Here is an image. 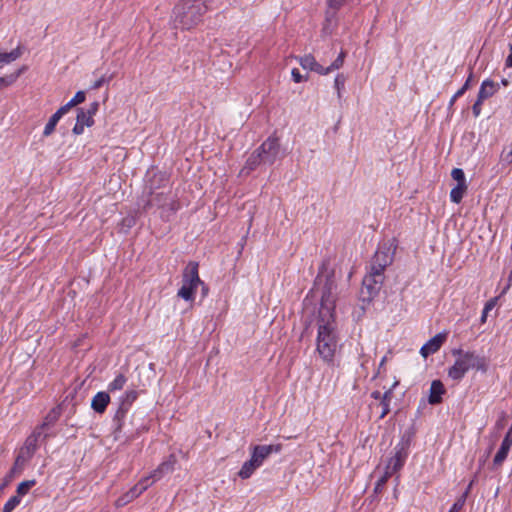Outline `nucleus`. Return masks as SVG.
Returning <instances> with one entry per match:
<instances>
[{
	"label": "nucleus",
	"instance_id": "nucleus-63",
	"mask_svg": "<svg viewBox=\"0 0 512 512\" xmlns=\"http://www.w3.org/2000/svg\"><path fill=\"white\" fill-rule=\"evenodd\" d=\"M337 57L341 58L342 60H345L346 52L345 51H341Z\"/></svg>",
	"mask_w": 512,
	"mask_h": 512
},
{
	"label": "nucleus",
	"instance_id": "nucleus-7",
	"mask_svg": "<svg viewBox=\"0 0 512 512\" xmlns=\"http://www.w3.org/2000/svg\"><path fill=\"white\" fill-rule=\"evenodd\" d=\"M137 397L138 392L136 390H128L120 397V404L113 418V422L116 424L114 430L115 439L118 438V433H120L122 429L123 420Z\"/></svg>",
	"mask_w": 512,
	"mask_h": 512
},
{
	"label": "nucleus",
	"instance_id": "nucleus-60",
	"mask_svg": "<svg viewBox=\"0 0 512 512\" xmlns=\"http://www.w3.org/2000/svg\"><path fill=\"white\" fill-rule=\"evenodd\" d=\"M471 78H472V74H470V76L468 77V79L466 80L464 85L462 86L465 90H467L469 88V85L471 83Z\"/></svg>",
	"mask_w": 512,
	"mask_h": 512
},
{
	"label": "nucleus",
	"instance_id": "nucleus-46",
	"mask_svg": "<svg viewBox=\"0 0 512 512\" xmlns=\"http://www.w3.org/2000/svg\"><path fill=\"white\" fill-rule=\"evenodd\" d=\"M494 307V300H490L485 304V307L482 312L481 321L485 322L487 313Z\"/></svg>",
	"mask_w": 512,
	"mask_h": 512
},
{
	"label": "nucleus",
	"instance_id": "nucleus-64",
	"mask_svg": "<svg viewBox=\"0 0 512 512\" xmlns=\"http://www.w3.org/2000/svg\"><path fill=\"white\" fill-rule=\"evenodd\" d=\"M322 279H323V276L321 274H319L317 277H316V283H321L322 282Z\"/></svg>",
	"mask_w": 512,
	"mask_h": 512
},
{
	"label": "nucleus",
	"instance_id": "nucleus-17",
	"mask_svg": "<svg viewBox=\"0 0 512 512\" xmlns=\"http://www.w3.org/2000/svg\"><path fill=\"white\" fill-rule=\"evenodd\" d=\"M444 393L445 388L443 383L440 380H433L430 386L428 402L432 405L441 403Z\"/></svg>",
	"mask_w": 512,
	"mask_h": 512
},
{
	"label": "nucleus",
	"instance_id": "nucleus-41",
	"mask_svg": "<svg viewBox=\"0 0 512 512\" xmlns=\"http://www.w3.org/2000/svg\"><path fill=\"white\" fill-rule=\"evenodd\" d=\"M393 475L392 472H389V470L385 469L384 475L378 479L375 485V492H380L384 485L386 484L387 480Z\"/></svg>",
	"mask_w": 512,
	"mask_h": 512
},
{
	"label": "nucleus",
	"instance_id": "nucleus-49",
	"mask_svg": "<svg viewBox=\"0 0 512 512\" xmlns=\"http://www.w3.org/2000/svg\"><path fill=\"white\" fill-rule=\"evenodd\" d=\"M99 109V103L97 101L92 102L85 111L89 113L92 117L97 113Z\"/></svg>",
	"mask_w": 512,
	"mask_h": 512
},
{
	"label": "nucleus",
	"instance_id": "nucleus-25",
	"mask_svg": "<svg viewBox=\"0 0 512 512\" xmlns=\"http://www.w3.org/2000/svg\"><path fill=\"white\" fill-rule=\"evenodd\" d=\"M510 449L511 447L501 443L500 448L493 459V468H498L503 464L508 456Z\"/></svg>",
	"mask_w": 512,
	"mask_h": 512
},
{
	"label": "nucleus",
	"instance_id": "nucleus-44",
	"mask_svg": "<svg viewBox=\"0 0 512 512\" xmlns=\"http://www.w3.org/2000/svg\"><path fill=\"white\" fill-rule=\"evenodd\" d=\"M465 504V495H462L450 508L448 512H459Z\"/></svg>",
	"mask_w": 512,
	"mask_h": 512
},
{
	"label": "nucleus",
	"instance_id": "nucleus-11",
	"mask_svg": "<svg viewBox=\"0 0 512 512\" xmlns=\"http://www.w3.org/2000/svg\"><path fill=\"white\" fill-rule=\"evenodd\" d=\"M176 463V456L174 454L169 455L166 460H164L154 471H152L153 481H158L164 475L171 473L174 470Z\"/></svg>",
	"mask_w": 512,
	"mask_h": 512
},
{
	"label": "nucleus",
	"instance_id": "nucleus-16",
	"mask_svg": "<svg viewBox=\"0 0 512 512\" xmlns=\"http://www.w3.org/2000/svg\"><path fill=\"white\" fill-rule=\"evenodd\" d=\"M299 64L303 69L314 71L319 75H324V67L320 65L312 54H306L299 57Z\"/></svg>",
	"mask_w": 512,
	"mask_h": 512
},
{
	"label": "nucleus",
	"instance_id": "nucleus-48",
	"mask_svg": "<svg viewBox=\"0 0 512 512\" xmlns=\"http://www.w3.org/2000/svg\"><path fill=\"white\" fill-rule=\"evenodd\" d=\"M483 103V100H480L479 97H477V100L472 106V111L475 117H478L481 113V105Z\"/></svg>",
	"mask_w": 512,
	"mask_h": 512
},
{
	"label": "nucleus",
	"instance_id": "nucleus-39",
	"mask_svg": "<svg viewBox=\"0 0 512 512\" xmlns=\"http://www.w3.org/2000/svg\"><path fill=\"white\" fill-rule=\"evenodd\" d=\"M47 429L41 428V425H38L33 432L29 435V437L34 438L37 442H41L46 440L49 437L48 433H44Z\"/></svg>",
	"mask_w": 512,
	"mask_h": 512
},
{
	"label": "nucleus",
	"instance_id": "nucleus-6",
	"mask_svg": "<svg viewBox=\"0 0 512 512\" xmlns=\"http://www.w3.org/2000/svg\"><path fill=\"white\" fill-rule=\"evenodd\" d=\"M263 165L272 166L277 160L285 156L284 151L281 149L279 138L271 135L269 136L257 149Z\"/></svg>",
	"mask_w": 512,
	"mask_h": 512
},
{
	"label": "nucleus",
	"instance_id": "nucleus-1",
	"mask_svg": "<svg viewBox=\"0 0 512 512\" xmlns=\"http://www.w3.org/2000/svg\"><path fill=\"white\" fill-rule=\"evenodd\" d=\"M316 351L328 365H334V356L339 346V334L335 319L318 318Z\"/></svg>",
	"mask_w": 512,
	"mask_h": 512
},
{
	"label": "nucleus",
	"instance_id": "nucleus-42",
	"mask_svg": "<svg viewBox=\"0 0 512 512\" xmlns=\"http://www.w3.org/2000/svg\"><path fill=\"white\" fill-rule=\"evenodd\" d=\"M451 176L457 182V184H467L465 173L461 168H454L451 172Z\"/></svg>",
	"mask_w": 512,
	"mask_h": 512
},
{
	"label": "nucleus",
	"instance_id": "nucleus-50",
	"mask_svg": "<svg viewBox=\"0 0 512 512\" xmlns=\"http://www.w3.org/2000/svg\"><path fill=\"white\" fill-rule=\"evenodd\" d=\"M84 128H85V126H84V125H82L81 123H79L78 121H76V123H75V125H74V127H73L72 131H73V133H74L75 135H81V134H83V132H84Z\"/></svg>",
	"mask_w": 512,
	"mask_h": 512
},
{
	"label": "nucleus",
	"instance_id": "nucleus-13",
	"mask_svg": "<svg viewBox=\"0 0 512 512\" xmlns=\"http://www.w3.org/2000/svg\"><path fill=\"white\" fill-rule=\"evenodd\" d=\"M27 463L28 462L23 460V457L20 458L16 456L14 464L11 467L10 471L5 475L0 489H3L5 486H7L14 479V477L20 475L23 472Z\"/></svg>",
	"mask_w": 512,
	"mask_h": 512
},
{
	"label": "nucleus",
	"instance_id": "nucleus-5",
	"mask_svg": "<svg viewBox=\"0 0 512 512\" xmlns=\"http://www.w3.org/2000/svg\"><path fill=\"white\" fill-rule=\"evenodd\" d=\"M412 436L413 432L406 431L403 434L400 442L394 447V454L386 465V469L389 470V472L394 474L404 466L408 457V449Z\"/></svg>",
	"mask_w": 512,
	"mask_h": 512
},
{
	"label": "nucleus",
	"instance_id": "nucleus-51",
	"mask_svg": "<svg viewBox=\"0 0 512 512\" xmlns=\"http://www.w3.org/2000/svg\"><path fill=\"white\" fill-rule=\"evenodd\" d=\"M140 483H143V485L145 486L146 489H148V487L153 484L155 481H153V477H152V473L144 478H142L140 481Z\"/></svg>",
	"mask_w": 512,
	"mask_h": 512
},
{
	"label": "nucleus",
	"instance_id": "nucleus-58",
	"mask_svg": "<svg viewBox=\"0 0 512 512\" xmlns=\"http://www.w3.org/2000/svg\"><path fill=\"white\" fill-rule=\"evenodd\" d=\"M475 478H476V476L471 480V482L469 483V485H468V487H467L466 491L464 492V494H463V495H465V498L467 497V495H468V493H469L470 489L472 488V486H473V484H474V481H475Z\"/></svg>",
	"mask_w": 512,
	"mask_h": 512
},
{
	"label": "nucleus",
	"instance_id": "nucleus-4",
	"mask_svg": "<svg viewBox=\"0 0 512 512\" xmlns=\"http://www.w3.org/2000/svg\"><path fill=\"white\" fill-rule=\"evenodd\" d=\"M336 287L334 275H326L321 294L318 318L335 319Z\"/></svg>",
	"mask_w": 512,
	"mask_h": 512
},
{
	"label": "nucleus",
	"instance_id": "nucleus-62",
	"mask_svg": "<svg viewBox=\"0 0 512 512\" xmlns=\"http://www.w3.org/2000/svg\"><path fill=\"white\" fill-rule=\"evenodd\" d=\"M495 427H496L498 430L502 429V428L504 427L503 420H499V421H497V422H496Z\"/></svg>",
	"mask_w": 512,
	"mask_h": 512
},
{
	"label": "nucleus",
	"instance_id": "nucleus-10",
	"mask_svg": "<svg viewBox=\"0 0 512 512\" xmlns=\"http://www.w3.org/2000/svg\"><path fill=\"white\" fill-rule=\"evenodd\" d=\"M447 334L446 333H438L429 339L420 349V354L427 358L429 355L436 353L443 343L446 341Z\"/></svg>",
	"mask_w": 512,
	"mask_h": 512
},
{
	"label": "nucleus",
	"instance_id": "nucleus-8",
	"mask_svg": "<svg viewBox=\"0 0 512 512\" xmlns=\"http://www.w3.org/2000/svg\"><path fill=\"white\" fill-rule=\"evenodd\" d=\"M281 449V444L256 445L253 447L251 457L256 464L261 466L271 454L279 453Z\"/></svg>",
	"mask_w": 512,
	"mask_h": 512
},
{
	"label": "nucleus",
	"instance_id": "nucleus-24",
	"mask_svg": "<svg viewBox=\"0 0 512 512\" xmlns=\"http://www.w3.org/2000/svg\"><path fill=\"white\" fill-rule=\"evenodd\" d=\"M25 70H26V67L22 66L21 68L17 69L15 72H13L9 75L0 77V89H4L6 87L11 86Z\"/></svg>",
	"mask_w": 512,
	"mask_h": 512
},
{
	"label": "nucleus",
	"instance_id": "nucleus-52",
	"mask_svg": "<svg viewBox=\"0 0 512 512\" xmlns=\"http://www.w3.org/2000/svg\"><path fill=\"white\" fill-rule=\"evenodd\" d=\"M509 50H510V53L507 56L506 61H505V66L507 68H511L512 67V44L511 43L509 44Z\"/></svg>",
	"mask_w": 512,
	"mask_h": 512
},
{
	"label": "nucleus",
	"instance_id": "nucleus-54",
	"mask_svg": "<svg viewBox=\"0 0 512 512\" xmlns=\"http://www.w3.org/2000/svg\"><path fill=\"white\" fill-rule=\"evenodd\" d=\"M502 443L511 447L512 446V437L505 434L504 439L502 440Z\"/></svg>",
	"mask_w": 512,
	"mask_h": 512
},
{
	"label": "nucleus",
	"instance_id": "nucleus-26",
	"mask_svg": "<svg viewBox=\"0 0 512 512\" xmlns=\"http://www.w3.org/2000/svg\"><path fill=\"white\" fill-rule=\"evenodd\" d=\"M467 190V184H457L455 187L452 188L450 191V199L453 203L459 204L463 196Z\"/></svg>",
	"mask_w": 512,
	"mask_h": 512
},
{
	"label": "nucleus",
	"instance_id": "nucleus-35",
	"mask_svg": "<svg viewBox=\"0 0 512 512\" xmlns=\"http://www.w3.org/2000/svg\"><path fill=\"white\" fill-rule=\"evenodd\" d=\"M35 484L36 481L34 479L21 482L17 487L16 496H19L21 499V497L26 495Z\"/></svg>",
	"mask_w": 512,
	"mask_h": 512
},
{
	"label": "nucleus",
	"instance_id": "nucleus-40",
	"mask_svg": "<svg viewBox=\"0 0 512 512\" xmlns=\"http://www.w3.org/2000/svg\"><path fill=\"white\" fill-rule=\"evenodd\" d=\"M21 502L19 496H12L8 499V501L4 504L3 512H12Z\"/></svg>",
	"mask_w": 512,
	"mask_h": 512
},
{
	"label": "nucleus",
	"instance_id": "nucleus-32",
	"mask_svg": "<svg viewBox=\"0 0 512 512\" xmlns=\"http://www.w3.org/2000/svg\"><path fill=\"white\" fill-rule=\"evenodd\" d=\"M126 382L127 378L125 377V375L119 374L115 377V379L112 382L109 383L108 391L113 392L121 390L125 386Z\"/></svg>",
	"mask_w": 512,
	"mask_h": 512
},
{
	"label": "nucleus",
	"instance_id": "nucleus-45",
	"mask_svg": "<svg viewBox=\"0 0 512 512\" xmlns=\"http://www.w3.org/2000/svg\"><path fill=\"white\" fill-rule=\"evenodd\" d=\"M111 80V76L109 78H106L105 76L100 77L98 80H96L92 85L91 89L97 90L99 89L104 83L109 82Z\"/></svg>",
	"mask_w": 512,
	"mask_h": 512
},
{
	"label": "nucleus",
	"instance_id": "nucleus-37",
	"mask_svg": "<svg viewBox=\"0 0 512 512\" xmlns=\"http://www.w3.org/2000/svg\"><path fill=\"white\" fill-rule=\"evenodd\" d=\"M384 270H385V267H383L381 264L373 263V261L371 260V268H370V273L368 275L371 277H374L378 280H384V276H383Z\"/></svg>",
	"mask_w": 512,
	"mask_h": 512
},
{
	"label": "nucleus",
	"instance_id": "nucleus-28",
	"mask_svg": "<svg viewBox=\"0 0 512 512\" xmlns=\"http://www.w3.org/2000/svg\"><path fill=\"white\" fill-rule=\"evenodd\" d=\"M196 289L197 288H195L193 286H188V285L182 283L181 288L177 292V296L182 298L185 301L192 302L195 299Z\"/></svg>",
	"mask_w": 512,
	"mask_h": 512
},
{
	"label": "nucleus",
	"instance_id": "nucleus-22",
	"mask_svg": "<svg viewBox=\"0 0 512 512\" xmlns=\"http://www.w3.org/2000/svg\"><path fill=\"white\" fill-rule=\"evenodd\" d=\"M61 415V408L60 406H56L52 408L48 414L45 416L43 422L40 424L41 428L49 429L50 427L54 426L55 423L58 421L59 417Z\"/></svg>",
	"mask_w": 512,
	"mask_h": 512
},
{
	"label": "nucleus",
	"instance_id": "nucleus-29",
	"mask_svg": "<svg viewBox=\"0 0 512 512\" xmlns=\"http://www.w3.org/2000/svg\"><path fill=\"white\" fill-rule=\"evenodd\" d=\"M21 56L20 48L13 49L10 52L0 53V68L5 64H9Z\"/></svg>",
	"mask_w": 512,
	"mask_h": 512
},
{
	"label": "nucleus",
	"instance_id": "nucleus-38",
	"mask_svg": "<svg viewBox=\"0 0 512 512\" xmlns=\"http://www.w3.org/2000/svg\"><path fill=\"white\" fill-rule=\"evenodd\" d=\"M328 4L327 17H333L338 9H340L346 0H326Z\"/></svg>",
	"mask_w": 512,
	"mask_h": 512
},
{
	"label": "nucleus",
	"instance_id": "nucleus-34",
	"mask_svg": "<svg viewBox=\"0 0 512 512\" xmlns=\"http://www.w3.org/2000/svg\"><path fill=\"white\" fill-rule=\"evenodd\" d=\"M346 80H347V78H346V76L343 73L337 74L335 79H334V88H335V90L337 92V98L339 100L342 99V91L345 88Z\"/></svg>",
	"mask_w": 512,
	"mask_h": 512
},
{
	"label": "nucleus",
	"instance_id": "nucleus-56",
	"mask_svg": "<svg viewBox=\"0 0 512 512\" xmlns=\"http://www.w3.org/2000/svg\"><path fill=\"white\" fill-rule=\"evenodd\" d=\"M510 286H512V269H511V272L508 277V283H507L506 287L503 289V293H505L509 289Z\"/></svg>",
	"mask_w": 512,
	"mask_h": 512
},
{
	"label": "nucleus",
	"instance_id": "nucleus-3",
	"mask_svg": "<svg viewBox=\"0 0 512 512\" xmlns=\"http://www.w3.org/2000/svg\"><path fill=\"white\" fill-rule=\"evenodd\" d=\"M452 354L457 358L454 364L448 369V376L455 381H460L465 374L473 368L482 372L487 371L488 364L486 358L479 356L474 351L453 349Z\"/></svg>",
	"mask_w": 512,
	"mask_h": 512
},
{
	"label": "nucleus",
	"instance_id": "nucleus-14",
	"mask_svg": "<svg viewBox=\"0 0 512 512\" xmlns=\"http://www.w3.org/2000/svg\"><path fill=\"white\" fill-rule=\"evenodd\" d=\"M110 403V396L108 392L100 391L98 392L91 401V408L98 414H103L108 404Z\"/></svg>",
	"mask_w": 512,
	"mask_h": 512
},
{
	"label": "nucleus",
	"instance_id": "nucleus-18",
	"mask_svg": "<svg viewBox=\"0 0 512 512\" xmlns=\"http://www.w3.org/2000/svg\"><path fill=\"white\" fill-rule=\"evenodd\" d=\"M67 114L66 109L62 106L49 118L48 122L46 123L44 130H43V136L48 137L50 136L59 122V120Z\"/></svg>",
	"mask_w": 512,
	"mask_h": 512
},
{
	"label": "nucleus",
	"instance_id": "nucleus-2",
	"mask_svg": "<svg viewBox=\"0 0 512 512\" xmlns=\"http://www.w3.org/2000/svg\"><path fill=\"white\" fill-rule=\"evenodd\" d=\"M210 0H181L173 9L175 28L191 29L202 21Z\"/></svg>",
	"mask_w": 512,
	"mask_h": 512
},
{
	"label": "nucleus",
	"instance_id": "nucleus-53",
	"mask_svg": "<svg viewBox=\"0 0 512 512\" xmlns=\"http://www.w3.org/2000/svg\"><path fill=\"white\" fill-rule=\"evenodd\" d=\"M134 490L136 491V493H138V495L140 496L144 491H146L147 489L145 488V486L143 485V483H140L138 482L137 484H135L134 486Z\"/></svg>",
	"mask_w": 512,
	"mask_h": 512
},
{
	"label": "nucleus",
	"instance_id": "nucleus-19",
	"mask_svg": "<svg viewBox=\"0 0 512 512\" xmlns=\"http://www.w3.org/2000/svg\"><path fill=\"white\" fill-rule=\"evenodd\" d=\"M499 88V85L492 80L486 79L482 82L478 96L480 100L488 99L489 97L493 96Z\"/></svg>",
	"mask_w": 512,
	"mask_h": 512
},
{
	"label": "nucleus",
	"instance_id": "nucleus-12",
	"mask_svg": "<svg viewBox=\"0 0 512 512\" xmlns=\"http://www.w3.org/2000/svg\"><path fill=\"white\" fill-rule=\"evenodd\" d=\"M382 283H383V280H378L374 277L366 275L362 282V285H363L362 293H365V291H366L368 298L372 299L380 291Z\"/></svg>",
	"mask_w": 512,
	"mask_h": 512
},
{
	"label": "nucleus",
	"instance_id": "nucleus-61",
	"mask_svg": "<svg viewBox=\"0 0 512 512\" xmlns=\"http://www.w3.org/2000/svg\"><path fill=\"white\" fill-rule=\"evenodd\" d=\"M471 78H472V74H470V76L468 77V79L466 80L464 85L462 86L465 90H467L469 88V85L471 83Z\"/></svg>",
	"mask_w": 512,
	"mask_h": 512
},
{
	"label": "nucleus",
	"instance_id": "nucleus-31",
	"mask_svg": "<svg viewBox=\"0 0 512 512\" xmlns=\"http://www.w3.org/2000/svg\"><path fill=\"white\" fill-rule=\"evenodd\" d=\"M76 121H78L85 127H91L94 124L93 117L89 113H87L84 108L77 109Z\"/></svg>",
	"mask_w": 512,
	"mask_h": 512
},
{
	"label": "nucleus",
	"instance_id": "nucleus-43",
	"mask_svg": "<svg viewBox=\"0 0 512 512\" xmlns=\"http://www.w3.org/2000/svg\"><path fill=\"white\" fill-rule=\"evenodd\" d=\"M344 64V60L337 57L328 67H324V75H327L334 70L340 69Z\"/></svg>",
	"mask_w": 512,
	"mask_h": 512
},
{
	"label": "nucleus",
	"instance_id": "nucleus-20",
	"mask_svg": "<svg viewBox=\"0 0 512 512\" xmlns=\"http://www.w3.org/2000/svg\"><path fill=\"white\" fill-rule=\"evenodd\" d=\"M261 165H263L262 159L259 153L256 150H254L247 158L245 166L241 170V174L248 175Z\"/></svg>",
	"mask_w": 512,
	"mask_h": 512
},
{
	"label": "nucleus",
	"instance_id": "nucleus-59",
	"mask_svg": "<svg viewBox=\"0 0 512 512\" xmlns=\"http://www.w3.org/2000/svg\"><path fill=\"white\" fill-rule=\"evenodd\" d=\"M200 285L202 287V295L206 296L208 294V291H209L207 285L203 281H202V284H200Z\"/></svg>",
	"mask_w": 512,
	"mask_h": 512
},
{
	"label": "nucleus",
	"instance_id": "nucleus-55",
	"mask_svg": "<svg viewBox=\"0 0 512 512\" xmlns=\"http://www.w3.org/2000/svg\"><path fill=\"white\" fill-rule=\"evenodd\" d=\"M371 397H372L373 399H375V400H381V398L383 397V394H381V392H380V391H377V390H376V391H373V392L371 393Z\"/></svg>",
	"mask_w": 512,
	"mask_h": 512
},
{
	"label": "nucleus",
	"instance_id": "nucleus-30",
	"mask_svg": "<svg viewBox=\"0 0 512 512\" xmlns=\"http://www.w3.org/2000/svg\"><path fill=\"white\" fill-rule=\"evenodd\" d=\"M150 194H151V199L148 200L145 208L147 207H150V206H158V207H162L165 205L166 203V196H165V193L162 191L160 193H156L154 192L152 189L150 191Z\"/></svg>",
	"mask_w": 512,
	"mask_h": 512
},
{
	"label": "nucleus",
	"instance_id": "nucleus-47",
	"mask_svg": "<svg viewBox=\"0 0 512 512\" xmlns=\"http://www.w3.org/2000/svg\"><path fill=\"white\" fill-rule=\"evenodd\" d=\"M291 75H292L293 81L296 83H300L307 79L301 75L300 71L297 68L292 69Z\"/></svg>",
	"mask_w": 512,
	"mask_h": 512
},
{
	"label": "nucleus",
	"instance_id": "nucleus-15",
	"mask_svg": "<svg viewBox=\"0 0 512 512\" xmlns=\"http://www.w3.org/2000/svg\"><path fill=\"white\" fill-rule=\"evenodd\" d=\"M38 447H39V442L34 440V438H31L28 436L26 438L23 446L20 448L17 456L20 458L23 457V460H25L26 462H29L30 459L35 454V452L37 451Z\"/></svg>",
	"mask_w": 512,
	"mask_h": 512
},
{
	"label": "nucleus",
	"instance_id": "nucleus-27",
	"mask_svg": "<svg viewBox=\"0 0 512 512\" xmlns=\"http://www.w3.org/2000/svg\"><path fill=\"white\" fill-rule=\"evenodd\" d=\"M392 399V389L387 390L380 400L381 413L379 419H383L390 412V402Z\"/></svg>",
	"mask_w": 512,
	"mask_h": 512
},
{
	"label": "nucleus",
	"instance_id": "nucleus-23",
	"mask_svg": "<svg viewBox=\"0 0 512 512\" xmlns=\"http://www.w3.org/2000/svg\"><path fill=\"white\" fill-rule=\"evenodd\" d=\"M260 466L256 464V462L253 461V458L251 457L249 460L245 461L241 467V469L238 472V476L241 479H248L251 477V475L254 473V471L259 468Z\"/></svg>",
	"mask_w": 512,
	"mask_h": 512
},
{
	"label": "nucleus",
	"instance_id": "nucleus-21",
	"mask_svg": "<svg viewBox=\"0 0 512 512\" xmlns=\"http://www.w3.org/2000/svg\"><path fill=\"white\" fill-rule=\"evenodd\" d=\"M373 263L381 264L383 267H387L393 261V255L390 253V248H379L373 258Z\"/></svg>",
	"mask_w": 512,
	"mask_h": 512
},
{
	"label": "nucleus",
	"instance_id": "nucleus-33",
	"mask_svg": "<svg viewBox=\"0 0 512 512\" xmlns=\"http://www.w3.org/2000/svg\"><path fill=\"white\" fill-rule=\"evenodd\" d=\"M85 98H86L85 92L78 91L74 95V97L69 102H67L65 105H63L62 107L65 108L66 112L68 113L71 108H73L74 106H76L78 104L83 103L85 101Z\"/></svg>",
	"mask_w": 512,
	"mask_h": 512
},
{
	"label": "nucleus",
	"instance_id": "nucleus-36",
	"mask_svg": "<svg viewBox=\"0 0 512 512\" xmlns=\"http://www.w3.org/2000/svg\"><path fill=\"white\" fill-rule=\"evenodd\" d=\"M137 497H139L138 493H136V491L134 490V487H132L128 492H126L124 495H122L118 500H117V505L118 506H123V505H126L128 504L129 502L133 501L134 499H136Z\"/></svg>",
	"mask_w": 512,
	"mask_h": 512
},
{
	"label": "nucleus",
	"instance_id": "nucleus-57",
	"mask_svg": "<svg viewBox=\"0 0 512 512\" xmlns=\"http://www.w3.org/2000/svg\"><path fill=\"white\" fill-rule=\"evenodd\" d=\"M466 92V90L461 87L455 94H454V99H458L459 97H461L464 93Z\"/></svg>",
	"mask_w": 512,
	"mask_h": 512
},
{
	"label": "nucleus",
	"instance_id": "nucleus-9",
	"mask_svg": "<svg viewBox=\"0 0 512 512\" xmlns=\"http://www.w3.org/2000/svg\"><path fill=\"white\" fill-rule=\"evenodd\" d=\"M182 283L197 288L199 284H202V280L199 277V264L195 261H190L183 269Z\"/></svg>",
	"mask_w": 512,
	"mask_h": 512
}]
</instances>
